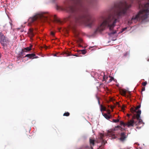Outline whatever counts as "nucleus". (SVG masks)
<instances>
[{
    "mask_svg": "<svg viewBox=\"0 0 149 149\" xmlns=\"http://www.w3.org/2000/svg\"><path fill=\"white\" fill-rule=\"evenodd\" d=\"M1 54H0V57L1 56Z\"/></svg>",
    "mask_w": 149,
    "mask_h": 149,
    "instance_id": "42",
    "label": "nucleus"
},
{
    "mask_svg": "<svg viewBox=\"0 0 149 149\" xmlns=\"http://www.w3.org/2000/svg\"><path fill=\"white\" fill-rule=\"evenodd\" d=\"M116 33V31L113 32H111V33H109L108 34H109V36H110V35H111V34H114L115 33Z\"/></svg>",
    "mask_w": 149,
    "mask_h": 149,
    "instance_id": "27",
    "label": "nucleus"
},
{
    "mask_svg": "<svg viewBox=\"0 0 149 149\" xmlns=\"http://www.w3.org/2000/svg\"><path fill=\"white\" fill-rule=\"evenodd\" d=\"M82 39H79L78 40H77V42L78 43H80L82 42Z\"/></svg>",
    "mask_w": 149,
    "mask_h": 149,
    "instance_id": "24",
    "label": "nucleus"
},
{
    "mask_svg": "<svg viewBox=\"0 0 149 149\" xmlns=\"http://www.w3.org/2000/svg\"><path fill=\"white\" fill-rule=\"evenodd\" d=\"M64 56H77V57L79 56L78 54H75L74 55H72L70 53H68L67 52L64 53Z\"/></svg>",
    "mask_w": 149,
    "mask_h": 149,
    "instance_id": "16",
    "label": "nucleus"
},
{
    "mask_svg": "<svg viewBox=\"0 0 149 149\" xmlns=\"http://www.w3.org/2000/svg\"><path fill=\"white\" fill-rule=\"evenodd\" d=\"M51 34L52 36H54V33L52 31L51 32Z\"/></svg>",
    "mask_w": 149,
    "mask_h": 149,
    "instance_id": "29",
    "label": "nucleus"
},
{
    "mask_svg": "<svg viewBox=\"0 0 149 149\" xmlns=\"http://www.w3.org/2000/svg\"><path fill=\"white\" fill-rule=\"evenodd\" d=\"M73 3L66 5L65 10L71 14L67 19L69 20L71 19H74L76 23L79 25H83L91 26L95 21V19L88 11L84 4L88 6L93 4V0H72Z\"/></svg>",
    "mask_w": 149,
    "mask_h": 149,
    "instance_id": "1",
    "label": "nucleus"
},
{
    "mask_svg": "<svg viewBox=\"0 0 149 149\" xmlns=\"http://www.w3.org/2000/svg\"><path fill=\"white\" fill-rule=\"evenodd\" d=\"M148 61H149V59H148L147 60Z\"/></svg>",
    "mask_w": 149,
    "mask_h": 149,
    "instance_id": "40",
    "label": "nucleus"
},
{
    "mask_svg": "<svg viewBox=\"0 0 149 149\" xmlns=\"http://www.w3.org/2000/svg\"><path fill=\"white\" fill-rule=\"evenodd\" d=\"M38 19H40L42 21L49 22L51 21L59 25L62 24L63 22L58 19L55 15L52 16L47 13H42L33 17L30 18L29 21L33 22Z\"/></svg>",
    "mask_w": 149,
    "mask_h": 149,
    "instance_id": "3",
    "label": "nucleus"
},
{
    "mask_svg": "<svg viewBox=\"0 0 149 149\" xmlns=\"http://www.w3.org/2000/svg\"><path fill=\"white\" fill-rule=\"evenodd\" d=\"M131 7V5H128L125 1L115 4L111 8V12H115L114 14L109 16L101 24H99L95 31V33L103 31L106 27L110 31L113 30L118 19L124 16L126 14L127 11Z\"/></svg>",
    "mask_w": 149,
    "mask_h": 149,
    "instance_id": "2",
    "label": "nucleus"
},
{
    "mask_svg": "<svg viewBox=\"0 0 149 149\" xmlns=\"http://www.w3.org/2000/svg\"><path fill=\"white\" fill-rule=\"evenodd\" d=\"M145 90V88L144 87H143L142 89V91H144Z\"/></svg>",
    "mask_w": 149,
    "mask_h": 149,
    "instance_id": "32",
    "label": "nucleus"
},
{
    "mask_svg": "<svg viewBox=\"0 0 149 149\" xmlns=\"http://www.w3.org/2000/svg\"><path fill=\"white\" fill-rule=\"evenodd\" d=\"M142 84L143 86H145L147 84V82L146 81H145V82H143Z\"/></svg>",
    "mask_w": 149,
    "mask_h": 149,
    "instance_id": "26",
    "label": "nucleus"
},
{
    "mask_svg": "<svg viewBox=\"0 0 149 149\" xmlns=\"http://www.w3.org/2000/svg\"><path fill=\"white\" fill-rule=\"evenodd\" d=\"M110 108H111V109H113V107L112 106H110Z\"/></svg>",
    "mask_w": 149,
    "mask_h": 149,
    "instance_id": "34",
    "label": "nucleus"
},
{
    "mask_svg": "<svg viewBox=\"0 0 149 149\" xmlns=\"http://www.w3.org/2000/svg\"><path fill=\"white\" fill-rule=\"evenodd\" d=\"M98 103L99 105H100V110L101 111H105L106 110V108L105 107H104L102 105V104L100 105V98L99 97H97Z\"/></svg>",
    "mask_w": 149,
    "mask_h": 149,
    "instance_id": "13",
    "label": "nucleus"
},
{
    "mask_svg": "<svg viewBox=\"0 0 149 149\" xmlns=\"http://www.w3.org/2000/svg\"><path fill=\"white\" fill-rule=\"evenodd\" d=\"M79 47H81V45H80V44H79Z\"/></svg>",
    "mask_w": 149,
    "mask_h": 149,
    "instance_id": "37",
    "label": "nucleus"
},
{
    "mask_svg": "<svg viewBox=\"0 0 149 149\" xmlns=\"http://www.w3.org/2000/svg\"><path fill=\"white\" fill-rule=\"evenodd\" d=\"M38 58V56H36V55H35V56H34V58Z\"/></svg>",
    "mask_w": 149,
    "mask_h": 149,
    "instance_id": "35",
    "label": "nucleus"
},
{
    "mask_svg": "<svg viewBox=\"0 0 149 149\" xmlns=\"http://www.w3.org/2000/svg\"><path fill=\"white\" fill-rule=\"evenodd\" d=\"M92 47H90V48H92Z\"/></svg>",
    "mask_w": 149,
    "mask_h": 149,
    "instance_id": "39",
    "label": "nucleus"
},
{
    "mask_svg": "<svg viewBox=\"0 0 149 149\" xmlns=\"http://www.w3.org/2000/svg\"><path fill=\"white\" fill-rule=\"evenodd\" d=\"M119 116H118V118H119Z\"/></svg>",
    "mask_w": 149,
    "mask_h": 149,
    "instance_id": "43",
    "label": "nucleus"
},
{
    "mask_svg": "<svg viewBox=\"0 0 149 149\" xmlns=\"http://www.w3.org/2000/svg\"><path fill=\"white\" fill-rule=\"evenodd\" d=\"M35 56V54L33 53L27 54L25 56V57H27L31 59H33L34 58V56Z\"/></svg>",
    "mask_w": 149,
    "mask_h": 149,
    "instance_id": "15",
    "label": "nucleus"
},
{
    "mask_svg": "<svg viewBox=\"0 0 149 149\" xmlns=\"http://www.w3.org/2000/svg\"><path fill=\"white\" fill-rule=\"evenodd\" d=\"M70 113L68 112H67L64 113L63 114V116H68L70 115Z\"/></svg>",
    "mask_w": 149,
    "mask_h": 149,
    "instance_id": "22",
    "label": "nucleus"
},
{
    "mask_svg": "<svg viewBox=\"0 0 149 149\" xmlns=\"http://www.w3.org/2000/svg\"><path fill=\"white\" fill-rule=\"evenodd\" d=\"M113 122L117 123L118 122H119V119H113Z\"/></svg>",
    "mask_w": 149,
    "mask_h": 149,
    "instance_id": "23",
    "label": "nucleus"
},
{
    "mask_svg": "<svg viewBox=\"0 0 149 149\" xmlns=\"http://www.w3.org/2000/svg\"><path fill=\"white\" fill-rule=\"evenodd\" d=\"M149 13V0L147 3L144 5L143 9L140 10L137 15L133 16L131 20H129L128 24H131L133 22L136 23L137 21L145 19L148 17Z\"/></svg>",
    "mask_w": 149,
    "mask_h": 149,
    "instance_id": "4",
    "label": "nucleus"
},
{
    "mask_svg": "<svg viewBox=\"0 0 149 149\" xmlns=\"http://www.w3.org/2000/svg\"><path fill=\"white\" fill-rule=\"evenodd\" d=\"M120 93L121 95L125 97H126V91L125 90L122 89L120 90Z\"/></svg>",
    "mask_w": 149,
    "mask_h": 149,
    "instance_id": "18",
    "label": "nucleus"
},
{
    "mask_svg": "<svg viewBox=\"0 0 149 149\" xmlns=\"http://www.w3.org/2000/svg\"><path fill=\"white\" fill-rule=\"evenodd\" d=\"M127 55H128L127 53V52H126L124 54V56H126Z\"/></svg>",
    "mask_w": 149,
    "mask_h": 149,
    "instance_id": "31",
    "label": "nucleus"
},
{
    "mask_svg": "<svg viewBox=\"0 0 149 149\" xmlns=\"http://www.w3.org/2000/svg\"><path fill=\"white\" fill-rule=\"evenodd\" d=\"M0 42L2 45L5 47L7 45V44L9 43L8 39L4 36L0 38Z\"/></svg>",
    "mask_w": 149,
    "mask_h": 149,
    "instance_id": "7",
    "label": "nucleus"
},
{
    "mask_svg": "<svg viewBox=\"0 0 149 149\" xmlns=\"http://www.w3.org/2000/svg\"><path fill=\"white\" fill-rule=\"evenodd\" d=\"M139 6H141V4H140V3H139Z\"/></svg>",
    "mask_w": 149,
    "mask_h": 149,
    "instance_id": "38",
    "label": "nucleus"
},
{
    "mask_svg": "<svg viewBox=\"0 0 149 149\" xmlns=\"http://www.w3.org/2000/svg\"><path fill=\"white\" fill-rule=\"evenodd\" d=\"M141 107L140 105H138L135 108L134 107H131L130 109L131 112L133 114L136 112V111Z\"/></svg>",
    "mask_w": 149,
    "mask_h": 149,
    "instance_id": "11",
    "label": "nucleus"
},
{
    "mask_svg": "<svg viewBox=\"0 0 149 149\" xmlns=\"http://www.w3.org/2000/svg\"><path fill=\"white\" fill-rule=\"evenodd\" d=\"M32 47V45H31L29 47H27L26 48H25L23 49L25 52H27L31 50V48Z\"/></svg>",
    "mask_w": 149,
    "mask_h": 149,
    "instance_id": "17",
    "label": "nucleus"
},
{
    "mask_svg": "<svg viewBox=\"0 0 149 149\" xmlns=\"http://www.w3.org/2000/svg\"><path fill=\"white\" fill-rule=\"evenodd\" d=\"M107 78V77L105 75H104V76L103 77V80L105 81L106 80V79Z\"/></svg>",
    "mask_w": 149,
    "mask_h": 149,
    "instance_id": "25",
    "label": "nucleus"
},
{
    "mask_svg": "<svg viewBox=\"0 0 149 149\" xmlns=\"http://www.w3.org/2000/svg\"><path fill=\"white\" fill-rule=\"evenodd\" d=\"M104 134H102L100 133L99 136V138L100 142L101 143V146H100V147L98 148V149H103V147L102 146L104 145L107 141H104L103 139V137H104Z\"/></svg>",
    "mask_w": 149,
    "mask_h": 149,
    "instance_id": "6",
    "label": "nucleus"
},
{
    "mask_svg": "<svg viewBox=\"0 0 149 149\" xmlns=\"http://www.w3.org/2000/svg\"><path fill=\"white\" fill-rule=\"evenodd\" d=\"M25 52L24 50L22 49L21 52H19L18 54V57L19 58H24L25 57L24 56L25 54Z\"/></svg>",
    "mask_w": 149,
    "mask_h": 149,
    "instance_id": "14",
    "label": "nucleus"
},
{
    "mask_svg": "<svg viewBox=\"0 0 149 149\" xmlns=\"http://www.w3.org/2000/svg\"><path fill=\"white\" fill-rule=\"evenodd\" d=\"M71 28H73L74 29H75V28L74 27L73 28V27H72V26H71Z\"/></svg>",
    "mask_w": 149,
    "mask_h": 149,
    "instance_id": "36",
    "label": "nucleus"
},
{
    "mask_svg": "<svg viewBox=\"0 0 149 149\" xmlns=\"http://www.w3.org/2000/svg\"><path fill=\"white\" fill-rule=\"evenodd\" d=\"M141 110H139L137 112V114H134V115L132 116V119L134 120L136 118L137 120H138V123H141L142 121V120L140 118V115L141 114Z\"/></svg>",
    "mask_w": 149,
    "mask_h": 149,
    "instance_id": "5",
    "label": "nucleus"
},
{
    "mask_svg": "<svg viewBox=\"0 0 149 149\" xmlns=\"http://www.w3.org/2000/svg\"><path fill=\"white\" fill-rule=\"evenodd\" d=\"M132 114H127V116H128V117H129L131 115H132Z\"/></svg>",
    "mask_w": 149,
    "mask_h": 149,
    "instance_id": "33",
    "label": "nucleus"
},
{
    "mask_svg": "<svg viewBox=\"0 0 149 149\" xmlns=\"http://www.w3.org/2000/svg\"><path fill=\"white\" fill-rule=\"evenodd\" d=\"M126 123H124V122L122 121H120V124L121 125H123L125 127L126 126Z\"/></svg>",
    "mask_w": 149,
    "mask_h": 149,
    "instance_id": "21",
    "label": "nucleus"
},
{
    "mask_svg": "<svg viewBox=\"0 0 149 149\" xmlns=\"http://www.w3.org/2000/svg\"><path fill=\"white\" fill-rule=\"evenodd\" d=\"M90 144L91 146V149H93V146H94L95 143L98 142L97 141L93 139L92 138H90L89 140Z\"/></svg>",
    "mask_w": 149,
    "mask_h": 149,
    "instance_id": "10",
    "label": "nucleus"
},
{
    "mask_svg": "<svg viewBox=\"0 0 149 149\" xmlns=\"http://www.w3.org/2000/svg\"><path fill=\"white\" fill-rule=\"evenodd\" d=\"M3 36V34L1 32H0V38H1V37H2Z\"/></svg>",
    "mask_w": 149,
    "mask_h": 149,
    "instance_id": "28",
    "label": "nucleus"
},
{
    "mask_svg": "<svg viewBox=\"0 0 149 149\" xmlns=\"http://www.w3.org/2000/svg\"><path fill=\"white\" fill-rule=\"evenodd\" d=\"M78 52H79L80 54H85L86 53V51L85 49H83L81 50H79L77 51Z\"/></svg>",
    "mask_w": 149,
    "mask_h": 149,
    "instance_id": "20",
    "label": "nucleus"
},
{
    "mask_svg": "<svg viewBox=\"0 0 149 149\" xmlns=\"http://www.w3.org/2000/svg\"><path fill=\"white\" fill-rule=\"evenodd\" d=\"M110 112H109L108 113V114H107L106 113H104L103 115V116L106 118L107 119H110L111 118L110 115H109L110 114Z\"/></svg>",
    "mask_w": 149,
    "mask_h": 149,
    "instance_id": "19",
    "label": "nucleus"
},
{
    "mask_svg": "<svg viewBox=\"0 0 149 149\" xmlns=\"http://www.w3.org/2000/svg\"><path fill=\"white\" fill-rule=\"evenodd\" d=\"M33 29L32 28H30L29 29V31L28 32L29 36L31 38L33 37L34 36V33L33 32Z\"/></svg>",
    "mask_w": 149,
    "mask_h": 149,
    "instance_id": "12",
    "label": "nucleus"
},
{
    "mask_svg": "<svg viewBox=\"0 0 149 149\" xmlns=\"http://www.w3.org/2000/svg\"><path fill=\"white\" fill-rule=\"evenodd\" d=\"M117 127H120V126H118Z\"/></svg>",
    "mask_w": 149,
    "mask_h": 149,
    "instance_id": "41",
    "label": "nucleus"
},
{
    "mask_svg": "<svg viewBox=\"0 0 149 149\" xmlns=\"http://www.w3.org/2000/svg\"><path fill=\"white\" fill-rule=\"evenodd\" d=\"M139 123L135 122L133 120H131L126 123V126L129 127H133L134 124L136 125H138Z\"/></svg>",
    "mask_w": 149,
    "mask_h": 149,
    "instance_id": "8",
    "label": "nucleus"
},
{
    "mask_svg": "<svg viewBox=\"0 0 149 149\" xmlns=\"http://www.w3.org/2000/svg\"><path fill=\"white\" fill-rule=\"evenodd\" d=\"M127 29V27H125L123 29H122V32H123V31L125 30H126V29Z\"/></svg>",
    "mask_w": 149,
    "mask_h": 149,
    "instance_id": "30",
    "label": "nucleus"
},
{
    "mask_svg": "<svg viewBox=\"0 0 149 149\" xmlns=\"http://www.w3.org/2000/svg\"><path fill=\"white\" fill-rule=\"evenodd\" d=\"M120 136V137L119 139L122 142L124 141L127 137V134L126 133L124 132H121Z\"/></svg>",
    "mask_w": 149,
    "mask_h": 149,
    "instance_id": "9",
    "label": "nucleus"
}]
</instances>
